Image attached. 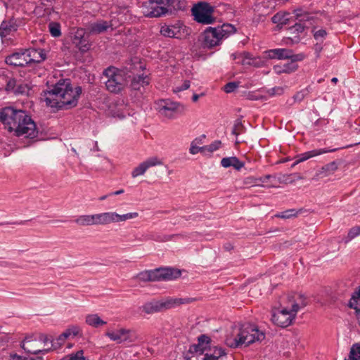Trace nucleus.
<instances>
[{"label":"nucleus","instance_id":"nucleus-27","mask_svg":"<svg viewBox=\"0 0 360 360\" xmlns=\"http://www.w3.org/2000/svg\"><path fill=\"white\" fill-rule=\"evenodd\" d=\"M221 165L224 168L233 167L235 169L239 171L244 167L245 163L237 157L232 156L222 158Z\"/></svg>","mask_w":360,"mask_h":360},{"label":"nucleus","instance_id":"nucleus-2","mask_svg":"<svg viewBox=\"0 0 360 360\" xmlns=\"http://www.w3.org/2000/svg\"><path fill=\"white\" fill-rule=\"evenodd\" d=\"M81 94L80 86H72L69 80L62 79L51 90L44 92L43 99L52 108L69 109L77 104Z\"/></svg>","mask_w":360,"mask_h":360},{"label":"nucleus","instance_id":"nucleus-31","mask_svg":"<svg viewBox=\"0 0 360 360\" xmlns=\"http://www.w3.org/2000/svg\"><path fill=\"white\" fill-rule=\"evenodd\" d=\"M292 17L289 13L278 12L272 17V22L282 25H287Z\"/></svg>","mask_w":360,"mask_h":360},{"label":"nucleus","instance_id":"nucleus-26","mask_svg":"<svg viewBox=\"0 0 360 360\" xmlns=\"http://www.w3.org/2000/svg\"><path fill=\"white\" fill-rule=\"evenodd\" d=\"M6 63L13 66H24L28 64L25 51L15 52L7 56Z\"/></svg>","mask_w":360,"mask_h":360},{"label":"nucleus","instance_id":"nucleus-63","mask_svg":"<svg viewBox=\"0 0 360 360\" xmlns=\"http://www.w3.org/2000/svg\"><path fill=\"white\" fill-rule=\"evenodd\" d=\"M72 347V344H69V345H68V348H71Z\"/></svg>","mask_w":360,"mask_h":360},{"label":"nucleus","instance_id":"nucleus-30","mask_svg":"<svg viewBox=\"0 0 360 360\" xmlns=\"http://www.w3.org/2000/svg\"><path fill=\"white\" fill-rule=\"evenodd\" d=\"M16 30L17 25L13 21H4L0 27V35L1 37H6Z\"/></svg>","mask_w":360,"mask_h":360},{"label":"nucleus","instance_id":"nucleus-37","mask_svg":"<svg viewBox=\"0 0 360 360\" xmlns=\"http://www.w3.org/2000/svg\"><path fill=\"white\" fill-rule=\"evenodd\" d=\"M312 33L314 38L319 42H323L327 36V32L323 28H320L319 30H316V27H314L312 30Z\"/></svg>","mask_w":360,"mask_h":360},{"label":"nucleus","instance_id":"nucleus-44","mask_svg":"<svg viewBox=\"0 0 360 360\" xmlns=\"http://www.w3.org/2000/svg\"><path fill=\"white\" fill-rule=\"evenodd\" d=\"M210 342V338L205 335H202L198 338V345L202 347V349L206 348Z\"/></svg>","mask_w":360,"mask_h":360},{"label":"nucleus","instance_id":"nucleus-28","mask_svg":"<svg viewBox=\"0 0 360 360\" xmlns=\"http://www.w3.org/2000/svg\"><path fill=\"white\" fill-rule=\"evenodd\" d=\"M85 323L95 328L102 327L107 324V321L103 320L98 314H89L85 316Z\"/></svg>","mask_w":360,"mask_h":360},{"label":"nucleus","instance_id":"nucleus-6","mask_svg":"<svg viewBox=\"0 0 360 360\" xmlns=\"http://www.w3.org/2000/svg\"><path fill=\"white\" fill-rule=\"evenodd\" d=\"M236 32L231 24H224L218 27H208L203 33L202 44L205 47L212 48L219 45L223 39L227 38Z\"/></svg>","mask_w":360,"mask_h":360},{"label":"nucleus","instance_id":"nucleus-34","mask_svg":"<svg viewBox=\"0 0 360 360\" xmlns=\"http://www.w3.org/2000/svg\"><path fill=\"white\" fill-rule=\"evenodd\" d=\"M201 143V139H194L191 143L189 148V153L192 155H195L198 153H205L204 146L200 147L198 146V144Z\"/></svg>","mask_w":360,"mask_h":360},{"label":"nucleus","instance_id":"nucleus-57","mask_svg":"<svg viewBox=\"0 0 360 360\" xmlns=\"http://www.w3.org/2000/svg\"><path fill=\"white\" fill-rule=\"evenodd\" d=\"M26 223V221H15V222H13V224H17V225H23Z\"/></svg>","mask_w":360,"mask_h":360},{"label":"nucleus","instance_id":"nucleus-32","mask_svg":"<svg viewBox=\"0 0 360 360\" xmlns=\"http://www.w3.org/2000/svg\"><path fill=\"white\" fill-rule=\"evenodd\" d=\"M32 89L30 83L28 82H18L16 89H15V94L29 95Z\"/></svg>","mask_w":360,"mask_h":360},{"label":"nucleus","instance_id":"nucleus-41","mask_svg":"<svg viewBox=\"0 0 360 360\" xmlns=\"http://www.w3.org/2000/svg\"><path fill=\"white\" fill-rule=\"evenodd\" d=\"M103 225L116 223V212H103Z\"/></svg>","mask_w":360,"mask_h":360},{"label":"nucleus","instance_id":"nucleus-1","mask_svg":"<svg viewBox=\"0 0 360 360\" xmlns=\"http://www.w3.org/2000/svg\"><path fill=\"white\" fill-rule=\"evenodd\" d=\"M0 122L9 132L18 137L32 139L38 135L36 123L25 110L4 108L0 110Z\"/></svg>","mask_w":360,"mask_h":360},{"label":"nucleus","instance_id":"nucleus-20","mask_svg":"<svg viewBox=\"0 0 360 360\" xmlns=\"http://www.w3.org/2000/svg\"><path fill=\"white\" fill-rule=\"evenodd\" d=\"M150 83V79L148 75L142 74L141 75H136L133 77L130 88L134 91H138L142 94L144 91L145 86Z\"/></svg>","mask_w":360,"mask_h":360},{"label":"nucleus","instance_id":"nucleus-51","mask_svg":"<svg viewBox=\"0 0 360 360\" xmlns=\"http://www.w3.org/2000/svg\"><path fill=\"white\" fill-rule=\"evenodd\" d=\"M213 355H216L217 356H218V359H219L220 356L226 355V353H225L224 349H222V348H216L214 349V354Z\"/></svg>","mask_w":360,"mask_h":360},{"label":"nucleus","instance_id":"nucleus-8","mask_svg":"<svg viewBox=\"0 0 360 360\" xmlns=\"http://www.w3.org/2000/svg\"><path fill=\"white\" fill-rule=\"evenodd\" d=\"M103 75L108 79L105 82L106 89L115 94L121 92L127 84L125 72L114 67L105 70Z\"/></svg>","mask_w":360,"mask_h":360},{"label":"nucleus","instance_id":"nucleus-54","mask_svg":"<svg viewBox=\"0 0 360 360\" xmlns=\"http://www.w3.org/2000/svg\"><path fill=\"white\" fill-rule=\"evenodd\" d=\"M123 193H124V190L123 189H120V190H118L117 191L112 192V193H109V195H117L122 194Z\"/></svg>","mask_w":360,"mask_h":360},{"label":"nucleus","instance_id":"nucleus-56","mask_svg":"<svg viewBox=\"0 0 360 360\" xmlns=\"http://www.w3.org/2000/svg\"><path fill=\"white\" fill-rule=\"evenodd\" d=\"M199 97L200 96L198 94H193L192 97L193 101L196 102L198 100Z\"/></svg>","mask_w":360,"mask_h":360},{"label":"nucleus","instance_id":"nucleus-36","mask_svg":"<svg viewBox=\"0 0 360 360\" xmlns=\"http://www.w3.org/2000/svg\"><path fill=\"white\" fill-rule=\"evenodd\" d=\"M359 236H360V226H354L348 231V233L344 239L345 243H347Z\"/></svg>","mask_w":360,"mask_h":360},{"label":"nucleus","instance_id":"nucleus-47","mask_svg":"<svg viewBox=\"0 0 360 360\" xmlns=\"http://www.w3.org/2000/svg\"><path fill=\"white\" fill-rule=\"evenodd\" d=\"M238 87V84L236 82H229L224 86V90L226 93H231L234 91Z\"/></svg>","mask_w":360,"mask_h":360},{"label":"nucleus","instance_id":"nucleus-19","mask_svg":"<svg viewBox=\"0 0 360 360\" xmlns=\"http://www.w3.org/2000/svg\"><path fill=\"white\" fill-rule=\"evenodd\" d=\"M231 56L233 60H236L237 63H240L243 65L259 67L262 63L259 58L252 57L251 54L248 52L233 53Z\"/></svg>","mask_w":360,"mask_h":360},{"label":"nucleus","instance_id":"nucleus-24","mask_svg":"<svg viewBox=\"0 0 360 360\" xmlns=\"http://www.w3.org/2000/svg\"><path fill=\"white\" fill-rule=\"evenodd\" d=\"M27 63H40L46 59V54L41 49L30 48L25 51Z\"/></svg>","mask_w":360,"mask_h":360},{"label":"nucleus","instance_id":"nucleus-18","mask_svg":"<svg viewBox=\"0 0 360 360\" xmlns=\"http://www.w3.org/2000/svg\"><path fill=\"white\" fill-rule=\"evenodd\" d=\"M349 146H343L341 148H326L314 149V150H312L310 151H307V152L301 153L297 156V160L295 161V164H298L300 162L306 161V160H309V158H314V157H316V156H318V155H320L322 154L335 152V151L338 150L339 149H342V148H347Z\"/></svg>","mask_w":360,"mask_h":360},{"label":"nucleus","instance_id":"nucleus-39","mask_svg":"<svg viewBox=\"0 0 360 360\" xmlns=\"http://www.w3.org/2000/svg\"><path fill=\"white\" fill-rule=\"evenodd\" d=\"M139 216L138 212H129L124 214H120L116 212V223L125 221L129 219L136 218Z\"/></svg>","mask_w":360,"mask_h":360},{"label":"nucleus","instance_id":"nucleus-21","mask_svg":"<svg viewBox=\"0 0 360 360\" xmlns=\"http://www.w3.org/2000/svg\"><path fill=\"white\" fill-rule=\"evenodd\" d=\"M266 56L269 59L284 60L288 58H297V56L292 54V51L287 49H274L265 52Z\"/></svg>","mask_w":360,"mask_h":360},{"label":"nucleus","instance_id":"nucleus-33","mask_svg":"<svg viewBox=\"0 0 360 360\" xmlns=\"http://www.w3.org/2000/svg\"><path fill=\"white\" fill-rule=\"evenodd\" d=\"M91 214L80 215L75 219V223L79 226H93Z\"/></svg>","mask_w":360,"mask_h":360},{"label":"nucleus","instance_id":"nucleus-64","mask_svg":"<svg viewBox=\"0 0 360 360\" xmlns=\"http://www.w3.org/2000/svg\"><path fill=\"white\" fill-rule=\"evenodd\" d=\"M233 134H236V129H235V128H234V129H233Z\"/></svg>","mask_w":360,"mask_h":360},{"label":"nucleus","instance_id":"nucleus-4","mask_svg":"<svg viewBox=\"0 0 360 360\" xmlns=\"http://www.w3.org/2000/svg\"><path fill=\"white\" fill-rule=\"evenodd\" d=\"M290 302V309L288 307L273 311L271 320L278 326L285 328L290 326L295 319L297 311L307 305L305 297L299 294H294Z\"/></svg>","mask_w":360,"mask_h":360},{"label":"nucleus","instance_id":"nucleus-49","mask_svg":"<svg viewBox=\"0 0 360 360\" xmlns=\"http://www.w3.org/2000/svg\"><path fill=\"white\" fill-rule=\"evenodd\" d=\"M190 87V82L188 80H185L182 85L177 86L174 89V92H180L184 90L188 89Z\"/></svg>","mask_w":360,"mask_h":360},{"label":"nucleus","instance_id":"nucleus-10","mask_svg":"<svg viewBox=\"0 0 360 360\" xmlns=\"http://www.w3.org/2000/svg\"><path fill=\"white\" fill-rule=\"evenodd\" d=\"M168 0H148L143 3L142 13L146 17L159 18L168 14Z\"/></svg>","mask_w":360,"mask_h":360},{"label":"nucleus","instance_id":"nucleus-29","mask_svg":"<svg viewBox=\"0 0 360 360\" xmlns=\"http://www.w3.org/2000/svg\"><path fill=\"white\" fill-rule=\"evenodd\" d=\"M168 13H172L174 11H184L187 8V1L186 0H168Z\"/></svg>","mask_w":360,"mask_h":360},{"label":"nucleus","instance_id":"nucleus-23","mask_svg":"<svg viewBox=\"0 0 360 360\" xmlns=\"http://www.w3.org/2000/svg\"><path fill=\"white\" fill-rule=\"evenodd\" d=\"M113 24L112 21H105L103 20L88 24L86 29L90 34H100L105 32L108 28L112 27Z\"/></svg>","mask_w":360,"mask_h":360},{"label":"nucleus","instance_id":"nucleus-14","mask_svg":"<svg viewBox=\"0 0 360 360\" xmlns=\"http://www.w3.org/2000/svg\"><path fill=\"white\" fill-rule=\"evenodd\" d=\"M160 34L165 37L181 39L188 34L186 27L181 22L165 24L160 27Z\"/></svg>","mask_w":360,"mask_h":360},{"label":"nucleus","instance_id":"nucleus-43","mask_svg":"<svg viewBox=\"0 0 360 360\" xmlns=\"http://www.w3.org/2000/svg\"><path fill=\"white\" fill-rule=\"evenodd\" d=\"M221 144V143L220 141H215L210 145L205 146V152L212 153L218 150L220 148Z\"/></svg>","mask_w":360,"mask_h":360},{"label":"nucleus","instance_id":"nucleus-16","mask_svg":"<svg viewBox=\"0 0 360 360\" xmlns=\"http://www.w3.org/2000/svg\"><path fill=\"white\" fill-rule=\"evenodd\" d=\"M179 103L170 100H160L156 103V109L164 117L174 119L176 117Z\"/></svg>","mask_w":360,"mask_h":360},{"label":"nucleus","instance_id":"nucleus-52","mask_svg":"<svg viewBox=\"0 0 360 360\" xmlns=\"http://www.w3.org/2000/svg\"><path fill=\"white\" fill-rule=\"evenodd\" d=\"M203 360H218V356L216 355L206 354L203 357Z\"/></svg>","mask_w":360,"mask_h":360},{"label":"nucleus","instance_id":"nucleus-61","mask_svg":"<svg viewBox=\"0 0 360 360\" xmlns=\"http://www.w3.org/2000/svg\"><path fill=\"white\" fill-rule=\"evenodd\" d=\"M8 224V222H0V226L4 225V224Z\"/></svg>","mask_w":360,"mask_h":360},{"label":"nucleus","instance_id":"nucleus-25","mask_svg":"<svg viewBox=\"0 0 360 360\" xmlns=\"http://www.w3.org/2000/svg\"><path fill=\"white\" fill-rule=\"evenodd\" d=\"M292 59V60L290 62H288V63H285L283 64L280 63V64L274 65V67H273L274 72L277 75H281L283 73L290 74V73L295 72L298 68V65L295 63V60H297V58H293Z\"/></svg>","mask_w":360,"mask_h":360},{"label":"nucleus","instance_id":"nucleus-62","mask_svg":"<svg viewBox=\"0 0 360 360\" xmlns=\"http://www.w3.org/2000/svg\"><path fill=\"white\" fill-rule=\"evenodd\" d=\"M72 150L73 151V153H75L76 155H77V153L75 148H72Z\"/></svg>","mask_w":360,"mask_h":360},{"label":"nucleus","instance_id":"nucleus-42","mask_svg":"<svg viewBox=\"0 0 360 360\" xmlns=\"http://www.w3.org/2000/svg\"><path fill=\"white\" fill-rule=\"evenodd\" d=\"M297 214V212L295 210L291 209L278 213L275 215V217L281 219H289L292 217H295Z\"/></svg>","mask_w":360,"mask_h":360},{"label":"nucleus","instance_id":"nucleus-45","mask_svg":"<svg viewBox=\"0 0 360 360\" xmlns=\"http://www.w3.org/2000/svg\"><path fill=\"white\" fill-rule=\"evenodd\" d=\"M93 225H103V212L91 214Z\"/></svg>","mask_w":360,"mask_h":360},{"label":"nucleus","instance_id":"nucleus-13","mask_svg":"<svg viewBox=\"0 0 360 360\" xmlns=\"http://www.w3.org/2000/svg\"><path fill=\"white\" fill-rule=\"evenodd\" d=\"M71 41L75 46L82 53L88 51L91 46L89 36L83 28H76L71 32Z\"/></svg>","mask_w":360,"mask_h":360},{"label":"nucleus","instance_id":"nucleus-12","mask_svg":"<svg viewBox=\"0 0 360 360\" xmlns=\"http://www.w3.org/2000/svg\"><path fill=\"white\" fill-rule=\"evenodd\" d=\"M244 182L246 185L267 188H276L280 183L276 176L274 174H266L259 177L248 176Z\"/></svg>","mask_w":360,"mask_h":360},{"label":"nucleus","instance_id":"nucleus-53","mask_svg":"<svg viewBox=\"0 0 360 360\" xmlns=\"http://www.w3.org/2000/svg\"><path fill=\"white\" fill-rule=\"evenodd\" d=\"M39 340L43 342L45 345L48 342H50L51 340H49V338H48L47 335H41L39 338Z\"/></svg>","mask_w":360,"mask_h":360},{"label":"nucleus","instance_id":"nucleus-50","mask_svg":"<svg viewBox=\"0 0 360 360\" xmlns=\"http://www.w3.org/2000/svg\"><path fill=\"white\" fill-rule=\"evenodd\" d=\"M9 360H32L30 358L22 356L17 354H11L9 356Z\"/></svg>","mask_w":360,"mask_h":360},{"label":"nucleus","instance_id":"nucleus-9","mask_svg":"<svg viewBox=\"0 0 360 360\" xmlns=\"http://www.w3.org/2000/svg\"><path fill=\"white\" fill-rule=\"evenodd\" d=\"M181 271L172 268H161L155 270L145 271L137 275L138 279L143 281H169L179 278Z\"/></svg>","mask_w":360,"mask_h":360},{"label":"nucleus","instance_id":"nucleus-58","mask_svg":"<svg viewBox=\"0 0 360 360\" xmlns=\"http://www.w3.org/2000/svg\"><path fill=\"white\" fill-rule=\"evenodd\" d=\"M108 196H110L109 194L101 196L99 198V200L103 201V200H105L108 198Z\"/></svg>","mask_w":360,"mask_h":360},{"label":"nucleus","instance_id":"nucleus-35","mask_svg":"<svg viewBox=\"0 0 360 360\" xmlns=\"http://www.w3.org/2000/svg\"><path fill=\"white\" fill-rule=\"evenodd\" d=\"M60 360H89L84 355V351L82 349L78 350L76 352L71 353L65 355Z\"/></svg>","mask_w":360,"mask_h":360},{"label":"nucleus","instance_id":"nucleus-11","mask_svg":"<svg viewBox=\"0 0 360 360\" xmlns=\"http://www.w3.org/2000/svg\"><path fill=\"white\" fill-rule=\"evenodd\" d=\"M213 7L206 2L195 4L192 8V14L194 16V19L197 22L205 25L210 24L213 22Z\"/></svg>","mask_w":360,"mask_h":360},{"label":"nucleus","instance_id":"nucleus-46","mask_svg":"<svg viewBox=\"0 0 360 360\" xmlns=\"http://www.w3.org/2000/svg\"><path fill=\"white\" fill-rule=\"evenodd\" d=\"M17 84L18 83L15 79H9L6 82V91H13L15 93V89H16Z\"/></svg>","mask_w":360,"mask_h":360},{"label":"nucleus","instance_id":"nucleus-17","mask_svg":"<svg viewBox=\"0 0 360 360\" xmlns=\"http://www.w3.org/2000/svg\"><path fill=\"white\" fill-rule=\"evenodd\" d=\"M162 165V161L158 157H150L143 162H141L132 170L131 176L133 178H136L137 176L143 175L149 168Z\"/></svg>","mask_w":360,"mask_h":360},{"label":"nucleus","instance_id":"nucleus-59","mask_svg":"<svg viewBox=\"0 0 360 360\" xmlns=\"http://www.w3.org/2000/svg\"><path fill=\"white\" fill-rule=\"evenodd\" d=\"M353 298L355 299V298H357L359 300H360V290H359L358 292H356V295H354L353 296Z\"/></svg>","mask_w":360,"mask_h":360},{"label":"nucleus","instance_id":"nucleus-40","mask_svg":"<svg viewBox=\"0 0 360 360\" xmlns=\"http://www.w3.org/2000/svg\"><path fill=\"white\" fill-rule=\"evenodd\" d=\"M49 29L52 37H58L61 35L60 25L58 22H50L49 25Z\"/></svg>","mask_w":360,"mask_h":360},{"label":"nucleus","instance_id":"nucleus-3","mask_svg":"<svg viewBox=\"0 0 360 360\" xmlns=\"http://www.w3.org/2000/svg\"><path fill=\"white\" fill-rule=\"evenodd\" d=\"M265 338V334L252 324L245 323L240 326H234L227 332L225 344L231 348L248 345Z\"/></svg>","mask_w":360,"mask_h":360},{"label":"nucleus","instance_id":"nucleus-15","mask_svg":"<svg viewBox=\"0 0 360 360\" xmlns=\"http://www.w3.org/2000/svg\"><path fill=\"white\" fill-rule=\"evenodd\" d=\"M293 15V17L298 20L299 22L290 27V30L301 33L305 28H309L314 25L315 20L311 15L307 13H302L301 10L294 11Z\"/></svg>","mask_w":360,"mask_h":360},{"label":"nucleus","instance_id":"nucleus-60","mask_svg":"<svg viewBox=\"0 0 360 360\" xmlns=\"http://www.w3.org/2000/svg\"><path fill=\"white\" fill-rule=\"evenodd\" d=\"M338 78H337V77H333V78H332V79H331V82H332L333 83H334V84H336V83L338 82Z\"/></svg>","mask_w":360,"mask_h":360},{"label":"nucleus","instance_id":"nucleus-55","mask_svg":"<svg viewBox=\"0 0 360 360\" xmlns=\"http://www.w3.org/2000/svg\"><path fill=\"white\" fill-rule=\"evenodd\" d=\"M356 316L358 323L360 326V309L356 310Z\"/></svg>","mask_w":360,"mask_h":360},{"label":"nucleus","instance_id":"nucleus-22","mask_svg":"<svg viewBox=\"0 0 360 360\" xmlns=\"http://www.w3.org/2000/svg\"><path fill=\"white\" fill-rule=\"evenodd\" d=\"M129 330L121 328L116 330H108L105 335L110 340L115 341L117 343H122L129 338Z\"/></svg>","mask_w":360,"mask_h":360},{"label":"nucleus","instance_id":"nucleus-7","mask_svg":"<svg viewBox=\"0 0 360 360\" xmlns=\"http://www.w3.org/2000/svg\"><path fill=\"white\" fill-rule=\"evenodd\" d=\"M189 298H179L168 297L159 300H153L145 303L142 307V311L148 314H151L169 309L175 308L181 304L189 303Z\"/></svg>","mask_w":360,"mask_h":360},{"label":"nucleus","instance_id":"nucleus-48","mask_svg":"<svg viewBox=\"0 0 360 360\" xmlns=\"http://www.w3.org/2000/svg\"><path fill=\"white\" fill-rule=\"evenodd\" d=\"M338 169V166L335 162H330L325 166L322 167V170L328 172H333Z\"/></svg>","mask_w":360,"mask_h":360},{"label":"nucleus","instance_id":"nucleus-38","mask_svg":"<svg viewBox=\"0 0 360 360\" xmlns=\"http://www.w3.org/2000/svg\"><path fill=\"white\" fill-rule=\"evenodd\" d=\"M348 356L354 360H360V342L352 345Z\"/></svg>","mask_w":360,"mask_h":360},{"label":"nucleus","instance_id":"nucleus-5","mask_svg":"<svg viewBox=\"0 0 360 360\" xmlns=\"http://www.w3.org/2000/svg\"><path fill=\"white\" fill-rule=\"evenodd\" d=\"M80 332V329L77 326H72L68 328L65 331H64L62 334H60L58 338L51 341V347L45 348V349H33L31 347L27 345L28 343L32 341H35L36 339H34L32 336H27L25 338L24 340L22 342L21 347L25 350V352L33 354H47L51 348L53 349H59L62 345H63L65 341L70 338H75L79 333Z\"/></svg>","mask_w":360,"mask_h":360}]
</instances>
